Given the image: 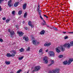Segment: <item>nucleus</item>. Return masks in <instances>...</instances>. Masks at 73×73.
<instances>
[{"label":"nucleus","mask_w":73,"mask_h":73,"mask_svg":"<svg viewBox=\"0 0 73 73\" xmlns=\"http://www.w3.org/2000/svg\"><path fill=\"white\" fill-rule=\"evenodd\" d=\"M73 61V59L72 58H70L69 59L68 62L67 60H66V61H64L63 62V64L64 65H66L67 64H68V65H70L71 63H72V62Z\"/></svg>","instance_id":"f257e3e1"},{"label":"nucleus","mask_w":73,"mask_h":73,"mask_svg":"<svg viewBox=\"0 0 73 73\" xmlns=\"http://www.w3.org/2000/svg\"><path fill=\"white\" fill-rule=\"evenodd\" d=\"M40 68H41V67L40 66H36L34 68V70L33 71V72H34L35 71V72H36L37 71H38L40 69Z\"/></svg>","instance_id":"f03ea898"},{"label":"nucleus","mask_w":73,"mask_h":73,"mask_svg":"<svg viewBox=\"0 0 73 73\" xmlns=\"http://www.w3.org/2000/svg\"><path fill=\"white\" fill-rule=\"evenodd\" d=\"M48 58L47 57L45 56H44L43 58V61H44L45 63L46 64H47L48 62Z\"/></svg>","instance_id":"7ed1b4c3"},{"label":"nucleus","mask_w":73,"mask_h":73,"mask_svg":"<svg viewBox=\"0 0 73 73\" xmlns=\"http://www.w3.org/2000/svg\"><path fill=\"white\" fill-rule=\"evenodd\" d=\"M48 54H49V55H50V56H51L52 57L54 56V52H53V51H49Z\"/></svg>","instance_id":"20e7f679"},{"label":"nucleus","mask_w":73,"mask_h":73,"mask_svg":"<svg viewBox=\"0 0 73 73\" xmlns=\"http://www.w3.org/2000/svg\"><path fill=\"white\" fill-rule=\"evenodd\" d=\"M17 33L20 36H22L24 35V33H23L22 31H17Z\"/></svg>","instance_id":"39448f33"},{"label":"nucleus","mask_w":73,"mask_h":73,"mask_svg":"<svg viewBox=\"0 0 73 73\" xmlns=\"http://www.w3.org/2000/svg\"><path fill=\"white\" fill-rule=\"evenodd\" d=\"M64 46L65 47H67V48H70V44L69 43L68 44L66 43L64 44Z\"/></svg>","instance_id":"423d86ee"},{"label":"nucleus","mask_w":73,"mask_h":73,"mask_svg":"<svg viewBox=\"0 0 73 73\" xmlns=\"http://www.w3.org/2000/svg\"><path fill=\"white\" fill-rule=\"evenodd\" d=\"M65 47L64 45L61 46L60 47L62 51V52L65 51Z\"/></svg>","instance_id":"0eeeda50"},{"label":"nucleus","mask_w":73,"mask_h":73,"mask_svg":"<svg viewBox=\"0 0 73 73\" xmlns=\"http://www.w3.org/2000/svg\"><path fill=\"white\" fill-rule=\"evenodd\" d=\"M23 39H24L25 41H28V40H29V38H28V37H27L25 36H24L23 38Z\"/></svg>","instance_id":"6e6552de"},{"label":"nucleus","mask_w":73,"mask_h":73,"mask_svg":"<svg viewBox=\"0 0 73 73\" xmlns=\"http://www.w3.org/2000/svg\"><path fill=\"white\" fill-rule=\"evenodd\" d=\"M54 71L55 73H60V69L58 68L55 70H54Z\"/></svg>","instance_id":"1a4fd4ad"},{"label":"nucleus","mask_w":73,"mask_h":73,"mask_svg":"<svg viewBox=\"0 0 73 73\" xmlns=\"http://www.w3.org/2000/svg\"><path fill=\"white\" fill-rule=\"evenodd\" d=\"M60 48L59 47H58L57 48H56V51L58 53H60V50H59Z\"/></svg>","instance_id":"9d476101"},{"label":"nucleus","mask_w":73,"mask_h":73,"mask_svg":"<svg viewBox=\"0 0 73 73\" xmlns=\"http://www.w3.org/2000/svg\"><path fill=\"white\" fill-rule=\"evenodd\" d=\"M51 45V43H50L48 44L45 43L44 44V46H49Z\"/></svg>","instance_id":"9b49d317"},{"label":"nucleus","mask_w":73,"mask_h":73,"mask_svg":"<svg viewBox=\"0 0 73 73\" xmlns=\"http://www.w3.org/2000/svg\"><path fill=\"white\" fill-rule=\"evenodd\" d=\"M19 2H15V4H14V6L15 7H17V6L19 5Z\"/></svg>","instance_id":"f8f14e48"},{"label":"nucleus","mask_w":73,"mask_h":73,"mask_svg":"<svg viewBox=\"0 0 73 73\" xmlns=\"http://www.w3.org/2000/svg\"><path fill=\"white\" fill-rule=\"evenodd\" d=\"M26 7H27V4H24L23 5V9H25Z\"/></svg>","instance_id":"ddd939ff"},{"label":"nucleus","mask_w":73,"mask_h":73,"mask_svg":"<svg viewBox=\"0 0 73 73\" xmlns=\"http://www.w3.org/2000/svg\"><path fill=\"white\" fill-rule=\"evenodd\" d=\"M12 54H13V53H14V54H16V51L15 50H12L10 52Z\"/></svg>","instance_id":"4468645a"},{"label":"nucleus","mask_w":73,"mask_h":73,"mask_svg":"<svg viewBox=\"0 0 73 73\" xmlns=\"http://www.w3.org/2000/svg\"><path fill=\"white\" fill-rule=\"evenodd\" d=\"M5 63L6 65H9V64H11V62L9 61H6L5 62Z\"/></svg>","instance_id":"2eb2a0df"},{"label":"nucleus","mask_w":73,"mask_h":73,"mask_svg":"<svg viewBox=\"0 0 73 73\" xmlns=\"http://www.w3.org/2000/svg\"><path fill=\"white\" fill-rule=\"evenodd\" d=\"M28 24L29 25H30V27H31L32 28H33L32 27V23L31 22V21H29L28 23Z\"/></svg>","instance_id":"dca6fc26"},{"label":"nucleus","mask_w":73,"mask_h":73,"mask_svg":"<svg viewBox=\"0 0 73 73\" xmlns=\"http://www.w3.org/2000/svg\"><path fill=\"white\" fill-rule=\"evenodd\" d=\"M40 33L41 35H44V33H45V31H44V30L40 32Z\"/></svg>","instance_id":"f3484780"},{"label":"nucleus","mask_w":73,"mask_h":73,"mask_svg":"<svg viewBox=\"0 0 73 73\" xmlns=\"http://www.w3.org/2000/svg\"><path fill=\"white\" fill-rule=\"evenodd\" d=\"M48 73H55L54 72V70L49 71L48 72Z\"/></svg>","instance_id":"a211bd4d"},{"label":"nucleus","mask_w":73,"mask_h":73,"mask_svg":"<svg viewBox=\"0 0 73 73\" xmlns=\"http://www.w3.org/2000/svg\"><path fill=\"white\" fill-rule=\"evenodd\" d=\"M43 22H44V23H42V25H46V22L44 20H43Z\"/></svg>","instance_id":"6ab92c4d"},{"label":"nucleus","mask_w":73,"mask_h":73,"mask_svg":"<svg viewBox=\"0 0 73 73\" xmlns=\"http://www.w3.org/2000/svg\"><path fill=\"white\" fill-rule=\"evenodd\" d=\"M33 44L35 45V44H36V43H37V40H33Z\"/></svg>","instance_id":"aec40b11"},{"label":"nucleus","mask_w":73,"mask_h":73,"mask_svg":"<svg viewBox=\"0 0 73 73\" xmlns=\"http://www.w3.org/2000/svg\"><path fill=\"white\" fill-rule=\"evenodd\" d=\"M11 54L10 53H7L6 54V56H7L8 57H11Z\"/></svg>","instance_id":"412c9836"},{"label":"nucleus","mask_w":73,"mask_h":73,"mask_svg":"<svg viewBox=\"0 0 73 73\" xmlns=\"http://www.w3.org/2000/svg\"><path fill=\"white\" fill-rule=\"evenodd\" d=\"M10 33L11 35H13L15 34V32H14V31H11Z\"/></svg>","instance_id":"4be33fe9"},{"label":"nucleus","mask_w":73,"mask_h":73,"mask_svg":"<svg viewBox=\"0 0 73 73\" xmlns=\"http://www.w3.org/2000/svg\"><path fill=\"white\" fill-rule=\"evenodd\" d=\"M40 5L39 4V3L38 4V8L37 9V11H39L40 10Z\"/></svg>","instance_id":"5701e85b"},{"label":"nucleus","mask_w":73,"mask_h":73,"mask_svg":"<svg viewBox=\"0 0 73 73\" xmlns=\"http://www.w3.org/2000/svg\"><path fill=\"white\" fill-rule=\"evenodd\" d=\"M22 11L21 10L19 11L18 12V14L19 15H21L22 13Z\"/></svg>","instance_id":"b1692460"},{"label":"nucleus","mask_w":73,"mask_h":73,"mask_svg":"<svg viewBox=\"0 0 73 73\" xmlns=\"http://www.w3.org/2000/svg\"><path fill=\"white\" fill-rule=\"evenodd\" d=\"M54 63V61H53V60L51 62V63L50 64H49L48 65V66H51V65H52V64H53Z\"/></svg>","instance_id":"393cba45"},{"label":"nucleus","mask_w":73,"mask_h":73,"mask_svg":"<svg viewBox=\"0 0 73 73\" xmlns=\"http://www.w3.org/2000/svg\"><path fill=\"white\" fill-rule=\"evenodd\" d=\"M27 13L26 12L25 13L24 15V17L25 18L26 17H27Z\"/></svg>","instance_id":"a878e982"},{"label":"nucleus","mask_w":73,"mask_h":73,"mask_svg":"<svg viewBox=\"0 0 73 73\" xmlns=\"http://www.w3.org/2000/svg\"><path fill=\"white\" fill-rule=\"evenodd\" d=\"M38 11V12L39 15H41V12H42V11H41L39 10V11Z\"/></svg>","instance_id":"bb28decb"},{"label":"nucleus","mask_w":73,"mask_h":73,"mask_svg":"<svg viewBox=\"0 0 73 73\" xmlns=\"http://www.w3.org/2000/svg\"><path fill=\"white\" fill-rule=\"evenodd\" d=\"M67 34H73V32H67Z\"/></svg>","instance_id":"cd10ccee"},{"label":"nucleus","mask_w":73,"mask_h":73,"mask_svg":"<svg viewBox=\"0 0 73 73\" xmlns=\"http://www.w3.org/2000/svg\"><path fill=\"white\" fill-rule=\"evenodd\" d=\"M10 21V19H8L7 20H6V21L7 23H8V22H9Z\"/></svg>","instance_id":"c85d7f7f"},{"label":"nucleus","mask_w":73,"mask_h":73,"mask_svg":"<svg viewBox=\"0 0 73 73\" xmlns=\"http://www.w3.org/2000/svg\"><path fill=\"white\" fill-rule=\"evenodd\" d=\"M20 52H23V51H24V49H23V48H21L20 50Z\"/></svg>","instance_id":"c756f323"},{"label":"nucleus","mask_w":73,"mask_h":73,"mask_svg":"<svg viewBox=\"0 0 73 73\" xmlns=\"http://www.w3.org/2000/svg\"><path fill=\"white\" fill-rule=\"evenodd\" d=\"M21 72V69H20L17 71L16 73H20V72Z\"/></svg>","instance_id":"7c9ffc66"},{"label":"nucleus","mask_w":73,"mask_h":73,"mask_svg":"<svg viewBox=\"0 0 73 73\" xmlns=\"http://www.w3.org/2000/svg\"><path fill=\"white\" fill-rule=\"evenodd\" d=\"M42 51V48H41L40 50H39V53H41V52Z\"/></svg>","instance_id":"2f4dec72"},{"label":"nucleus","mask_w":73,"mask_h":73,"mask_svg":"<svg viewBox=\"0 0 73 73\" xmlns=\"http://www.w3.org/2000/svg\"><path fill=\"white\" fill-rule=\"evenodd\" d=\"M63 57V55H60L58 56L59 58H62Z\"/></svg>","instance_id":"473e14b6"},{"label":"nucleus","mask_w":73,"mask_h":73,"mask_svg":"<svg viewBox=\"0 0 73 73\" xmlns=\"http://www.w3.org/2000/svg\"><path fill=\"white\" fill-rule=\"evenodd\" d=\"M8 5L9 7H12V5L10 3H8Z\"/></svg>","instance_id":"72a5a7b5"},{"label":"nucleus","mask_w":73,"mask_h":73,"mask_svg":"<svg viewBox=\"0 0 73 73\" xmlns=\"http://www.w3.org/2000/svg\"><path fill=\"white\" fill-rule=\"evenodd\" d=\"M15 11H13L12 12V15H15Z\"/></svg>","instance_id":"f704fd0d"},{"label":"nucleus","mask_w":73,"mask_h":73,"mask_svg":"<svg viewBox=\"0 0 73 73\" xmlns=\"http://www.w3.org/2000/svg\"><path fill=\"white\" fill-rule=\"evenodd\" d=\"M70 43L71 46H73V41H71L70 42Z\"/></svg>","instance_id":"c9c22d12"},{"label":"nucleus","mask_w":73,"mask_h":73,"mask_svg":"<svg viewBox=\"0 0 73 73\" xmlns=\"http://www.w3.org/2000/svg\"><path fill=\"white\" fill-rule=\"evenodd\" d=\"M27 51H29V50H30V47H29L27 48Z\"/></svg>","instance_id":"e433bc0d"},{"label":"nucleus","mask_w":73,"mask_h":73,"mask_svg":"<svg viewBox=\"0 0 73 73\" xmlns=\"http://www.w3.org/2000/svg\"><path fill=\"white\" fill-rule=\"evenodd\" d=\"M23 57L22 56L21 58H19V60H22V59H23Z\"/></svg>","instance_id":"4c0bfd02"},{"label":"nucleus","mask_w":73,"mask_h":73,"mask_svg":"<svg viewBox=\"0 0 73 73\" xmlns=\"http://www.w3.org/2000/svg\"><path fill=\"white\" fill-rule=\"evenodd\" d=\"M64 39H67L68 38V36H64Z\"/></svg>","instance_id":"58836bf2"},{"label":"nucleus","mask_w":73,"mask_h":73,"mask_svg":"<svg viewBox=\"0 0 73 73\" xmlns=\"http://www.w3.org/2000/svg\"><path fill=\"white\" fill-rule=\"evenodd\" d=\"M15 56V54H12L11 55V57H13Z\"/></svg>","instance_id":"ea45409f"},{"label":"nucleus","mask_w":73,"mask_h":73,"mask_svg":"<svg viewBox=\"0 0 73 73\" xmlns=\"http://www.w3.org/2000/svg\"><path fill=\"white\" fill-rule=\"evenodd\" d=\"M0 41L1 42H3V40L1 38H0Z\"/></svg>","instance_id":"a19ab883"},{"label":"nucleus","mask_w":73,"mask_h":73,"mask_svg":"<svg viewBox=\"0 0 73 73\" xmlns=\"http://www.w3.org/2000/svg\"><path fill=\"white\" fill-rule=\"evenodd\" d=\"M40 18H41V20H44V19H43V18H42V17H41V15H40Z\"/></svg>","instance_id":"79ce46f5"},{"label":"nucleus","mask_w":73,"mask_h":73,"mask_svg":"<svg viewBox=\"0 0 73 73\" xmlns=\"http://www.w3.org/2000/svg\"><path fill=\"white\" fill-rule=\"evenodd\" d=\"M3 1H4V0H0V4H1Z\"/></svg>","instance_id":"37998d69"},{"label":"nucleus","mask_w":73,"mask_h":73,"mask_svg":"<svg viewBox=\"0 0 73 73\" xmlns=\"http://www.w3.org/2000/svg\"><path fill=\"white\" fill-rule=\"evenodd\" d=\"M44 17H46V18L47 19H48V17H47V16H46V15H44Z\"/></svg>","instance_id":"c03bdc74"},{"label":"nucleus","mask_w":73,"mask_h":73,"mask_svg":"<svg viewBox=\"0 0 73 73\" xmlns=\"http://www.w3.org/2000/svg\"><path fill=\"white\" fill-rule=\"evenodd\" d=\"M11 2H12V0H9V1H8V3H11Z\"/></svg>","instance_id":"a18cd8bd"},{"label":"nucleus","mask_w":73,"mask_h":73,"mask_svg":"<svg viewBox=\"0 0 73 73\" xmlns=\"http://www.w3.org/2000/svg\"><path fill=\"white\" fill-rule=\"evenodd\" d=\"M3 20H6V18L5 17H3Z\"/></svg>","instance_id":"49530a36"},{"label":"nucleus","mask_w":73,"mask_h":73,"mask_svg":"<svg viewBox=\"0 0 73 73\" xmlns=\"http://www.w3.org/2000/svg\"><path fill=\"white\" fill-rule=\"evenodd\" d=\"M54 29L55 30V31H57V29L56 28H54Z\"/></svg>","instance_id":"de8ad7c7"},{"label":"nucleus","mask_w":73,"mask_h":73,"mask_svg":"<svg viewBox=\"0 0 73 73\" xmlns=\"http://www.w3.org/2000/svg\"><path fill=\"white\" fill-rule=\"evenodd\" d=\"M8 32H11V30L10 29H9L8 30Z\"/></svg>","instance_id":"09e8293b"},{"label":"nucleus","mask_w":73,"mask_h":73,"mask_svg":"<svg viewBox=\"0 0 73 73\" xmlns=\"http://www.w3.org/2000/svg\"><path fill=\"white\" fill-rule=\"evenodd\" d=\"M66 33V32L63 31V34H65V33Z\"/></svg>","instance_id":"8fccbe9b"},{"label":"nucleus","mask_w":73,"mask_h":73,"mask_svg":"<svg viewBox=\"0 0 73 73\" xmlns=\"http://www.w3.org/2000/svg\"><path fill=\"white\" fill-rule=\"evenodd\" d=\"M24 28H25V29H26V30H27V27H25Z\"/></svg>","instance_id":"3c124183"},{"label":"nucleus","mask_w":73,"mask_h":73,"mask_svg":"<svg viewBox=\"0 0 73 73\" xmlns=\"http://www.w3.org/2000/svg\"><path fill=\"white\" fill-rule=\"evenodd\" d=\"M48 50H48V49H47L46 50L45 52H48Z\"/></svg>","instance_id":"603ef678"},{"label":"nucleus","mask_w":73,"mask_h":73,"mask_svg":"<svg viewBox=\"0 0 73 73\" xmlns=\"http://www.w3.org/2000/svg\"><path fill=\"white\" fill-rule=\"evenodd\" d=\"M2 10L1 7V6H0V11H1Z\"/></svg>","instance_id":"864d4df0"},{"label":"nucleus","mask_w":73,"mask_h":73,"mask_svg":"<svg viewBox=\"0 0 73 73\" xmlns=\"http://www.w3.org/2000/svg\"><path fill=\"white\" fill-rule=\"evenodd\" d=\"M40 44V43H39V42H37V44Z\"/></svg>","instance_id":"5fc2aeb1"},{"label":"nucleus","mask_w":73,"mask_h":73,"mask_svg":"<svg viewBox=\"0 0 73 73\" xmlns=\"http://www.w3.org/2000/svg\"><path fill=\"white\" fill-rule=\"evenodd\" d=\"M25 23V22H24V21H23V24H24V23Z\"/></svg>","instance_id":"6e6d98bb"},{"label":"nucleus","mask_w":73,"mask_h":73,"mask_svg":"<svg viewBox=\"0 0 73 73\" xmlns=\"http://www.w3.org/2000/svg\"><path fill=\"white\" fill-rule=\"evenodd\" d=\"M16 27L17 28H18V27H17V26H16Z\"/></svg>","instance_id":"4d7b16f0"},{"label":"nucleus","mask_w":73,"mask_h":73,"mask_svg":"<svg viewBox=\"0 0 73 73\" xmlns=\"http://www.w3.org/2000/svg\"><path fill=\"white\" fill-rule=\"evenodd\" d=\"M47 27H49V25H48V26H47Z\"/></svg>","instance_id":"13d9d810"},{"label":"nucleus","mask_w":73,"mask_h":73,"mask_svg":"<svg viewBox=\"0 0 73 73\" xmlns=\"http://www.w3.org/2000/svg\"><path fill=\"white\" fill-rule=\"evenodd\" d=\"M5 1H8V0H5Z\"/></svg>","instance_id":"bf43d9fd"},{"label":"nucleus","mask_w":73,"mask_h":73,"mask_svg":"<svg viewBox=\"0 0 73 73\" xmlns=\"http://www.w3.org/2000/svg\"><path fill=\"white\" fill-rule=\"evenodd\" d=\"M13 72H11L10 73H13Z\"/></svg>","instance_id":"052dcab7"},{"label":"nucleus","mask_w":73,"mask_h":73,"mask_svg":"<svg viewBox=\"0 0 73 73\" xmlns=\"http://www.w3.org/2000/svg\"><path fill=\"white\" fill-rule=\"evenodd\" d=\"M42 53H43V52H42Z\"/></svg>","instance_id":"680f3d73"}]
</instances>
